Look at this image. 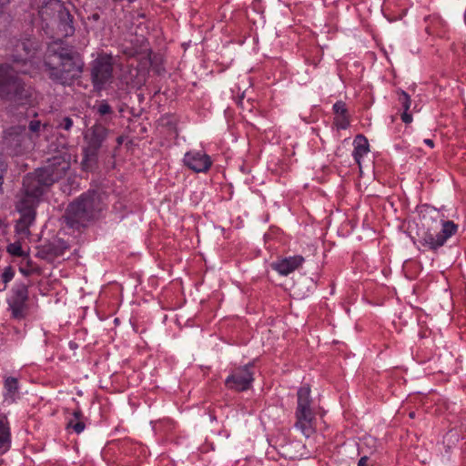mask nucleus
I'll return each mask as SVG.
<instances>
[{
	"mask_svg": "<svg viewBox=\"0 0 466 466\" xmlns=\"http://www.w3.org/2000/svg\"><path fill=\"white\" fill-rule=\"evenodd\" d=\"M44 62L48 77L65 86H72L83 73L84 62L80 54L61 38L48 45Z\"/></svg>",
	"mask_w": 466,
	"mask_h": 466,
	"instance_id": "nucleus-1",
	"label": "nucleus"
},
{
	"mask_svg": "<svg viewBox=\"0 0 466 466\" xmlns=\"http://www.w3.org/2000/svg\"><path fill=\"white\" fill-rule=\"evenodd\" d=\"M70 168L69 155H56L49 158L46 164L24 177L25 196L22 199H34L38 203L40 197L47 187L64 177Z\"/></svg>",
	"mask_w": 466,
	"mask_h": 466,
	"instance_id": "nucleus-2",
	"label": "nucleus"
},
{
	"mask_svg": "<svg viewBox=\"0 0 466 466\" xmlns=\"http://www.w3.org/2000/svg\"><path fill=\"white\" fill-rule=\"evenodd\" d=\"M38 16L42 29L52 38L67 37L75 32L73 16L60 0H43Z\"/></svg>",
	"mask_w": 466,
	"mask_h": 466,
	"instance_id": "nucleus-3",
	"label": "nucleus"
},
{
	"mask_svg": "<svg viewBox=\"0 0 466 466\" xmlns=\"http://www.w3.org/2000/svg\"><path fill=\"white\" fill-rule=\"evenodd\" d=\"M106 196L98 190H88L73 201L66 210V220L74 228L84 227L106 207Z\"/></svg>",
	"mask_w": 466,
	"mask_h": 466,
	"instance_id": "nucleus-4",
	"label": "nucleus"
},
{
	"mask_svg": "<svg viewBox=\"0 0 466 466\" xmlns=\"http://www.w3.org/2000/svg\"><path fill=\"white\" fill-rule=\"evenodd\" d=\"M312 403L309 386H301L297 392L294 426L307 438L310 437L316 431V414Z\"/></svg>",
	"mask_w": 466,
	"mask_h": 466,
	"instance_id": "nucleus-5",
	"label": "nucleus"
},
{
	"mask_svg": "<svg viewBox=\"0 0 466 466\" xmlns=\"http://www.w3.org/2000/svg\"><path fill=\"white\" fill-rule=\"evenodd\" d=\"M26 74L27 70L18 69L8 65H0V97L22 102L29 97V90L18 77L17 72Z\"/></svg>",
	"mask_w": 466,
	"mask_h": 466,
	"instance_id": "nucleus-6",
	"label": "nucleus"
},
{
	"mask_svg": "<svg viewBox=\"0 0 466 466\" xmlns=\"http://www.w3.org/2000/svg\"><path fill=\"white\" fill-rule=\"evenodd\" d=\"M108 129L100 121L87 129L85 135L86 146L83 149L82 167L85 171H92L97 165L99 150L106 140Z\"/></svg>",
	"mask_w": 466,
	"mask_h": 466,
	"instance_id": "nucleus-7",
	"label": "nucleus"
},
{
	"mask_svg": "<svg viewBox=\"0 0 466 466\" xmlns=\"http://www.w3.org/2000/svg\"><path fill=\"white\" fill-rule=\"evenodd\" d=\"M458 231V225L451 220H441L440 231L428 229L420 238V244L429 250L436 251L443 247L447 240Z\"/></svg>",
	"mask_w": 466,
	"mask_h": 466,
	"instance_id": "nucleus-8",
	"label": "nucleus"
},
{
	"mask_svg": "<svg viewBox=\"0 0 466 466\" xmlns=\"http://www.w3.org/2000/svg\"><path fill=\"white\" fill-rule=\"evenodd\" d=\"M254 365L248 363L232 369L225 380V386L228 390L235 392H243L252 388L255 380Z\"/></svg>",
	"mask_w": 466,
	"mask_h": 466,
	"instance_id": "nucleus-9",
	"label": "nucleus"
},
{
	"mask_svg": "<svg viewBox=\"0 0 466 466\" xmlns=\"http://www.w3.org/2000/svg\"><path fill=\"white\" fill-rule=\"evenodd\" d=\"M113 77V61L110 56H100L92 63L91 79L96 89L101 90Z\"/></svg>",
	"mask_w": 466,
	"mask_h": 466,
	"instance_id": "nucleus-10",
	"label": "nucleus"
},
{
	"mask_svg": "<svg viewBox=\"0 0 466 466\" xmlns=\"http://www.w3.org/2000/svg\"><path fill=\"white\" fill-rule=\"evenodd\" d=\"M39 47L40 44L35 38L25 37L16 41L11 55L14 64L26 66Z\"/></svg>",
	"mask_w": 466,
	"mask_h": 466,
	"instance_id": "nucleus-11",
	"label": "nucleus"
},
{
	"mask_svg": "<svg viewBox=\"0 0 466 466\" xmlns=\"http://www.w3.org/2000/svg\"><path fill=\"white\" fill-rule=\"evenodd\" d=\"M37 203L34 199H21L17 204V209L20 213V218L16 223V230L22 234L29 232V227L35 218V208Z\"/></svg>",
	"mask_w": 466,
	"mask_h": 466,
	"instance_id": "nucleus-12",
	"label": "nucleus"
},
{
	"mask_svg": "<svg viewBox=\"0 0 466 466\" xmlns=\"http://www.w3.org/2000/svg\"><path fill=\"white\" fill-rule=\"evenodd\" d=\"M25 131V127L16 126L10 127L5 132L3 143L10 154L20 155L24 152Z\"/></svg>",
	"mask_w": 466,
	"mask_h": 466,
	"instance_id": "nucleus-13",
	"label": "nucleus"
},
{
	"mask_svg": "<svg viewBox=\"0 0 466 466\" xmlns=\"http://www.w3.org/2000/svg\"><path fill=\"white\" fill-rule=\"evenodd\" d=\"M184 165L196 173H206L212 166L211 157L202 150H190L183 157Z\"/></svg>",
	"mask_w": 466,
	"mask_h": 466,
	"instance_id": "nucleus-14",
	"label": "nucleus"
},
{
	"mask_svg": "<svg viewBox=\"0 0 466 466\" xmlns=\"http://www.w3.org/2000/svg\"><path fill=\"white\" fill-rule=\"evenodd\" d=\"M304 258L299 255L284 258L272 264V268L282 276H288L302 266Z\"/></svg>",
	"mask_w": 466,
	"mask_h": 466,
	"instance_id": "nucleus-15",
	"label": "nucleus"
},
{
	"mask_svg": "<svg viewBox=\"0 0 466 466\" xmlns=\"http://www.w3.org/2000/svg\"><path fill=\"white\" fill-rule=\"evenodd\" d=\"M353 158L358 166L361 167V160L370 152V145L367 137L361 134L355 137L353 140Z\"/></svg>",
	"mask_w": 466,
	"mask_h": 466,
	"instance_id": "nucleus-16",
	"label": "nucleus"
},
{
	"mask_svg": "<svg viewBox=\"0 0 466 466\" xmlns=\"http://www.w3.org/2000/svg\"><path fill=\"white\" fill-rule=\"evenodd\" d=\"M4 396L5 400L14 402L19 393V380L15 377H6L4 382Z\"/></svg>",
	"mask_w": 466,
	"mask_h": 466,
	"instance_id": "nucleus-17",
	"label": "nucleus"
},
{
	"mask_svg": "<svg viewBox=\"0 0 466 466\" xmlns=\"http://www.w3.org/2000/svg\"><path fill=\"white\" fill-rule=\"evenodd\" d=\"M11 435L8 423L5 419H0V454L9 450Z\"/></svg>",
	"mask_w": 466,
	"mask_h": 466,
	"instance_id": "nucleus-18",
	"label": "nucleus"
},
{
	"mask_svg": "<svg viewBox=\"0 0 466 466\" xmlns=\"http://www.w3.org/2000/svg\"><path fill=\"white\" fill-rule=\"evenodd\" d=\"M96 113L100 116V119L96 121L102 122L104 125L107 124L111 120V116L114 111L111 106L106 100H102L96 106Z\"/></svg>",
	"mask_w": 466,
	"mask_h": 466,
	"instance_id": "nucleus-19",
	"label": "nucleus"
},
{
	"mask_svg": "<svg viewBox=\"0 0 466 466\" xmlns=\"http://www.w3.org/2000/svg\"><path fill=\"white\" fill-rule=\"evenodd\" d=\"M83 413L80 410H76L73 412V418H71L67 423V428H71L77 434L81 433L85 430V423L82 420Z\"/></svg>",
	"mask_w": 466,
	"mask_h": 466,
	"instance_id": "nucleus-20",
	"label": "nucleus"
},
{
	"mask_svg": "<svg viewBox=\"0 0 466 466\" xmlns=\"http://www.w3.org/2000/svg\"><path fill=\"white\" fill-rule=\"evenodd\" d=\"M55 124L56 129L70 132L74 127V119L71 116H58Z\"/></svg>",
	"mask_w": 466,
	"mask_h": 466,
	"instance_id": "nucleus-21",
	"label": "nucleus"
},
{
	"mask_svg": "<svg viewBox=\"0 0 466 466\" xmlns=\"http://www.w3.org/2000/svg\"><path fill=\"white\" fill-rule=\"evenodd\" d=\"M9 305L14 318L20 319L25 316L26 306L25 302L10 301Z\"/></svg>",
	"mask_w": 466,
	"mask_h": 466,
	"instance_id": "nucleus-22",
	"label": "nucleus"
},
{
	"mask_svg": "<svg viewBox=\"0 0 466 466\" xmlns=\"http://www.w3.org/2000/svg\"><path fill=\"white\" fill-rule=\"evenodd\" d=\"M350 115L349 113L335 116L334 117V125L338 129H347L350 127Z\"/></svg>",
	"mask_w": 466,
	"mask_h": 466,
	"instance_id": "nucleus-23",
	"label": "nucleus"
},
{
	"mask_svg": "<svg viewBox=\"0 0 466 466\" xmlns=\"http://www.w3.org/2000/svg\"><path fill=\"white\" fill-rule=\"evenodd\" d=\"M7 251L12 256L28 258V255L22 249V246L18 242L9 244L7 247Z\"/></svg>",
	"mask_w": 466,
	"mask_h": 466,
	"instance_id": "nucleus-24",
	"label": "nucleus"
},
{
	"mask_svg": "<svg viewBox=\"0 0 466 466\" xmlns=\"http://www.w3.org/2000/svg\"><path fill=\"white\" fill-rule=\"evenodd\" d=\"M398 100L403 110L409 111L411 101L410 96L405 91H398Z\"/></svg>",
	"mask_w": 466,
	"mask_h": 466,
	"instance_id": "nucleus-25",
	"label": "nucleus"
},
{
	"mask_svg": "<svg viewBox=\"0 0 466 466\" xmlns=\"http://www.w3.org/2000/svg\"><path fill=\"white\" fill-rule=\"evenodd\" d=\"M26 299H27V289L25 287H22L15 291V294L12 297L11 301L25 303Z\"/></svg>",
	"mask_w": 466,
	"mask_h": 466,
	"instance_id": "nucleus-26",
	"label": "nucleus"
},
{
	"mask_svg": "<svg viewBox=\"0 0 466 466\" xmlns=\"http://www.w3.org/2000/svg\"><path fill=\"white\" fill-rule=\"evenodd\" d=\"M46 126L42 125V123L39 120H31L29 122V126H28L30 132L36 136L41 131V128H46Z\"/></svg>",
	"mask_w": 466,
	"mask_h": 466,
	"instance_id": "nucleus-27",
	"label": "nucleus"
},
{
	"mask_svg": "<svg viewBox=\"0 0 466 466\" xmlns=\"http://www.w3.org/2000/svg\"><path fill=\"white\" fill-rule=\"evenodd\" d=\"M332 108H333V112H334L335 116H339V115H343V114L349 113L348 112V108L346 106V104L343 101H337L333 105Z\"/></svg>",
	"mask_w": 466,
	"mask_h": 466,
	"instance_id": "nucleus-28",
	"label": "nucleus"
},
{
	"mask_svg": "<svg viewBox=\"0 0 466 466\" xmlns=\"http://www.w3.org/2000/svg\"><path fill=\"white\" fill-rule=\"evenodd\" d=\"M15 276V272L11 267H7L5 268L4 272L2 273L1 279L4 283H8L13 279Z\"/></svg>",
	"mask_w": 466,
	"mask_h": 466,
	"instance_id": "nucleus-29",
	"label": "nucleus"
},
{
	"mask_svg": "<svg viewBox=\"0 0 466 466\" xmlns=\"http://www.w3.org/2000/svg\"><path fill=\"white\" fill-rule=\"evenodd\" d=\"M357 466H379L375 461H372L368 456L360 458Z\"/></svg>",
	"mask_w": 466,
	"mask_h": 466,
	"instance_id": "nucleus-30",
	"label": "nucleus"
},
{
	"mask_svg": "<svg viewBox=\"0 0 466 466\" xmlns=\"http://www.w3.org/2000/svg\"><path fill=\"white\" fill-rule=\"evenodd\" d=\"M400 118H401L402 122H404L405 124H410L412 122L411 114L408 113V111H405V110L401 114Z\"/></svg>",
	"mask_w": 466,
	"mask_h": 466,
	"instance_id": "nucleus-31",
	"label": "nucleus"
},
{
	"mask_svg": "<svg viewBox=\"0 0 466 466\" xmlns=\"http://www.w3.org/2000/svg\"><path fill=\"white\" fill-rule=\"evenodd\" d=\"M5 171V165L0 159V192L2 191V185H3V182H4V172Z\"/></svg>",
	"mask_w": 466,
	"mask_h": 466,
	"instance_id": "nucleus-32",
	"label": "nucleus"
},
{
	"mask_svg": "<svg viewBox=\"0 0 466 466\" xmlns=\"http://www.w3.org/2000/svg\"><path fill=\"white\" fill-rule=\"evenodd\" d=\"M124 53H125L127 56H136V55L138 53V51H137V50H133V49H132V50H128V51H127V50H125V51H124Z\"/></svg>",
	"mask_w": 466,
	"mask_h": 466,
	"instance_id": "nucleus-33",
	"label": "nucleus"
},
{
	"mask_svg": "<svg viewBox=\"0 0 466 466\" xmlns=\"http://www.w3.org/2000/svg\"><path fill=\"white\" fill-rule=\"evenodd\" d=\"M424 143L430 147H434V142L433 140L430 139V138H427V139H424Z\"/></svg>",
	"mask_w": 466,
	"mask_h": 466,
	"instance_id": "nucleus-34",
	"label": "nucleus"
},
{
	"mask_svg": "<svg viewBox=\"0 0 466 466\" xmlns=\"http://www.w3.org/2000/svg\"><path fill=\"white\" fill-rule=\"evenodd\" d=\"M91 18H92V20H94V21H97V20H99L100 15H99V14L95 13V14H93V15H92Z\"/></svg>",
	"mask_w": 466,
	"mask_h": 466,
	"instance_id": "nucleus-35",
	"label": "nucleus"
},
{
	"mask_svg": "<svg viewBox=\"0 0 466 466\" xmlns=\"http://www.w3.org/2000/svg\"><path fill=\"white\" fill-rule=\"evenodd\" d=\"M9 3V0H0V9L7 5Z\"/></svg>",
	"mask_w": 466,
	"mask_h": 466,
	"instance_id": "nucleus-36",
	"label": "nucleus"
},
{
	"mask_svg": "<svg viewBox=\"0 0 466 466\" xmlns=\"http://www.w3.org/2000/svg\"><path fill=\"white\" fill-rule=\"evenodd\" d=\"M20 271L25 274V275H27V273L23 269V268H20Z\"/></svg>",
	"mask_w": 466,
	"mask_h": 466,
	"instance_id": "nucleus-37",
	"label": "nucleus"
},
{
	"mask_svg": "<svg viewBox=\"0 0 466 466\" xmlns=\"http://www.w3.org/2000/svg\"><path fill=\"white\" fill-rule=\"evenodd\" d=\"M136 0H128L129 3H133L135 2Z\"/></svg>",
	"mask_w": 466,
	"mask_h": 466,
	"instance_id": "nucleus-38",
	"label": "nucleus"
}]
</instances>
